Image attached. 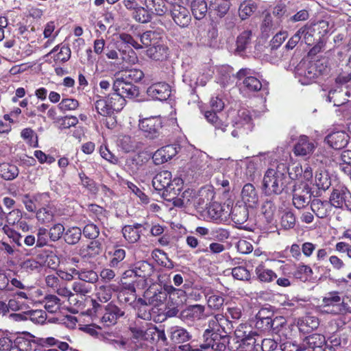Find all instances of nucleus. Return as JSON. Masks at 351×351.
Returning <instances> with one entry per match:
<instances>
[{"label":"nucleus","mask_w":351,"mask_h":351,"mask_svg":"<svg viewBox=\"0 0 351 351\" xmlns=\"http://www.w3.org/2000/svg\"><path fill=\"white\" fill-rule=\"evenodd\" d=\"M312 273L313 271L309 266L300 264L294 272V276L296 278H299L301 280L304 281L312 274Z\"/></svg>","instance_id":"774afa93"},{"label":"nucleus","mask_w":351,"mask_h":351,"mask_svg":"<svg viewBox=\"0 0 351 351\" xmlns=\"http://www.w3.org/2000/svg\"><path fill=\"white\" fill-rule=\"evenodd\" d=\"M101 250L99 241H93L88 245L82 246L79 250V254L83 258H91L99 254Z\"/></svg>","instance_id":"72a5a7b5"},{"label":"nucleus","mask_w":351,"mask_h":351,"mask_svg":"<svg viewBox=\"0 0 351 351\" xmlns=\"http://www.w3.org/2000/svg\"><path fill=\"white\" fill-rule=\"evenodd\" d=\"M171 92V86L165 82L154 83L147 90L149 97L159 101L167 100L170 97Z\"/></svg>","instance_id":"dca6fc26"},{"label":"nucleus","mask_w":351,"mask_h":351,"mask_svg":"<svg viewBox=\"0 0 351 351\" xmlns=\"http://www.w3.org/2000/svg\"><path fill=\"white\" fill-rule=\"evenodd\" d=\"M246 175L252 178L256 170L262 166L261 156H254L245 161Z\"/></svg>","instance_id":"603ef678"},{"label":"nucleus","mask_w":351,"mask_h":351,"mask_svg":"<svg viewBox=\"0 0 351 351\" xmlns=\"http://www.w3.org/2000/svg\"><path fill=\"white\" fill-rule=\"evenodd\" d=\"M57 123L60 130L69 129L78 123V119L75 116H65L58 119Z\"/></svg>","instance_id":"e2e57ef3"},{"label":"nucleus","mask_w":351,"mask_h":351,"mask_svg":"<svg viewBox=\"0 0 351 351\" xmlns=\"http://www.w3.org/2000/svg\"><path fill=\"white\" fill-rule=\"evenodd\" d=\"M332 205L330 202L314 199L311 204V210L315 215L321 219L328 217L331 210Z\"/></svg>","instance_id":"cd10ccee"},{"label":"nucleus","mask_w":351,"mask_h":351,"mask_svg":"<svg viewBox=\"0 0 351 351\" xmlns=\"http://www.w3.org/2000/svg\"><path fill=\"white\" fill-rule=\"evenodd\" d=\"M304 37L306 43L310 44L309 38L311 35L308 33V29L306 26H304L299 29L298 32L289 40L286 45V47L289 49H293L298 43L301 40L302 37Z\"/></svg>","instance_id":"f704fd0d"},{"label":"nucleus","mask_w":351,"mask_h":351,"mask_svg":"<svg viewBox=\"0 0 351 351\" xmlns=\"http://www.w3.org/2000/svg\"><path fill=\"white\" fill-rule=\"evenodd\" d=\"M18 167L10 163L0 164V176L5 180H12L19 175Z\"/></svg>","instance_id":"e433bc0d"},{"label":"nucleus","mask_w":351,"mask_h":351,"mask_svg":"<svg viewBox=\"0 0 351 351\" xmlns=\"http://www.w3.org/2000/svg\"><path fill=\"white\" fill-rule=\"evenodd\" d=\"M234 126L243 132L251 131L253 128L252 123V116L247 109H241L238 111L237 117L234 121Z\"/></svg>","instance_id":"393cba45"},{"label":"nucleus","mask_w":351,"mask_h":351,"mask_svg":"<svg viewBox=\"0 0 351 351\" xmlns=\"http://www.w3.org/2000/svg\"><path fill=\"white\" fill-rule=\"evenodd\" d=\"M182 184L180 178L172 180L171 173L167 170L161 171L158 173L152 180L154 188L158 191H162V196L166 200L167 197L173 193L176 186Z\"/></svg>","instance_id":"20e7f679"},{"label":"nucleus","mask_w":351,"mask_h":351,"mask_svg":"<svg viewBox=\"0 0 351 351\" xmlns=\"http://www.w3.org/2000/svg\"><path fill=\"white\" fill-rule=\"evenodd\" d=\"M21 138L29 145L36 147L38 146V136L33 130L29 128L23 129L21 132Z\"/></svg>","instance_id":"4d7b16f0"},{"label":"nucleus","mask_w":351,"mask_h":351,"mask_svg":"<svg viewBox=\"0 0 351 351\" xmlns=\"http://www.w3.org/2000/svg\"><path fill=\"white\" fill-rule=\"evenodd\" d=\"M247 207L245 206H236L231 212V217L233 221L238 225L243 224L248 219Z\"/></svg>","instance_id":"a19ab883"},{"label":"nucleus","mask_w":351,"mask_h":351,"mask_svg":"<svg viewBox=\"0 0 351 351\" xmlns=\"http://www.w3.org/2000/svg\"><path fill=\"white\" fill-rule=\"evenodd\" d=\"M341 298L337 291L329 292L323 298V307L327 313L339 315Z\"/></svg>","instance_id":"2eb2a0df"},{"label":"nucleus","mask_w":351,"mask_h":351,"mask_svg":"<svg viewBox=\"0 0 351 351\" xmlns=\"http://www.w3.org/2000/svg\"><path fill=\"white\" fill-rule=\"evenodd\" d=\"M256 4L252 0L243 1L239 8V15L242 20L250 16L256 10Z\"/></svg>","instance_id":"a18cd8bd"},{"label":"nucleus","mask_w":351,"mask_h":351,"mask_svg":"<svg viewBox=\"0 0 351 351\" xmlns=\"http://www.w3.org/2000/svg\"><path fill=\"white\" fill-rule=\"evenodd\" d=\"M27 315L28 317V319H30L34 323L40 324L45 323L47 318L46 313L43 310L27 311Z\"/></svg>","instance_id":"0e129e2a"},{"label":"nucleus","mask_w":351,"mask_h":351,"mask_svg":"<svg viewBox=\"0 0 351 351\" xmlns=\"http://www.w3.org/2000/svg\"><path fill=\"white\" fill-rule=\"evenodd\" d=\"M138 126L146 138L154 139L160 135L162 121L160 117H150L140 119Z\"/></svg>","instance_id":"423d86ee"},{"label":"nucleus","mask_w":351,"mask_h":351,"mask_svg":"<svg viewBox=\"0 0 351 351\" xmlns=\"http://www.w3.org/2000/svg\"><path fill=\"white\" fill-rule=\"evenodd\" d=\"M234 335L237 341H241L239 346H245L249 350H252L258 341V335L252 331L251 326L246 324H240L235 330Z\"/></svg>","instance_id":"39448f33"},{"label":"nucleus","mask_w":351,"mask_h":351,"mask_svg":"<svg viewBox=\"0 0 351 351\" xmlns=\"http://www.w3.org/2000/svg\"><path fill=\"white\" fill-rule=\"evenodd\" d=\"M35 213L36 219L40 224H46L53 220V213L48 205L38 208Z\"/></svg>","instance_id":"49530a36"},{"label":"nucleus","mask_w":351,"mask_h":351,"mask_svg":"<svg viewBox=\"0 0 351 351\" xmlns=\"http://www.w3.org/2000/svg\"><path fill=\"white\" fill-rule=\"evenodd\" d=\"M132 332H135L139 339L145 343V341L155 340L157 335V328L154 324L146 323L145 326H143L139 328H135Z\"/></svg>","instance_id":"bb28decb"},{"label":"nucleus","mask_w":351,"mask_h":351,"mask_svg":"<svg viewBox=\"0 0 351 351\" xmlns=\"http://www.w3.org/2000/svg\"><path fill=\"white\" fill-rule=\"evenodd\" d=\"M106 99L108 100L110 106H112V110L119 111L125 105V99L121 97L117 92L110 94Z\"/></svg>","instance_id":"864d4df0"},{"label":"nucleus","mask_w":351,"mask_h":351,"mask_svg":"<svg viewBox=\"0 0 351 351\" xmlns=\"http://www.w3.org/2000/svg\"><path fill=\"white\" fill-rule=\"evenodd\" d=\"M56 52H57V53L54 55V61L57 63L65 62L68 61L71 57V49L66 45L61 47L59 45L56 46L49 54H53Z\"/></svg>","instance_id":"58836bf2"},{"label":"nucleus","mask_w":351,"mask_h":351,"mask_svg":"<svg viewBox=\"0 0 351 351\" xmlns=\"http://www.w3.org/2000/svg\"><path fill=\"white\" fill-rule=\"evenodd\" d=\"M2 231L18 247H21L22 245V236L20 233H19L18 232H16L15 230L10 228L8 225H5L3 226Z\"/></svg>","instance_id":"13d9d810"},{"label":"nucleus","mask_w":351,"mask_h":351,"mask_svg":"<svg viewBox=\"0 0 351 351\" xmlns=\"http://www.w3.org/2000/svg\"><path fill=\"white\" fill-rule=\"evenodd\" d=\"M295 224V217L291 211L285 212L280 219V225L285 230L293 228Z\"/></svg>","instance_id":"bf43d9fd"},{"label":"nucleus","mask_w":351,"mask_h":351,"mask_svg":"<svg viewBox=\"0 0 351 351\" xmlns=\"http://www.w3.org/2000/svg\"><path fill=\"white\" fill-rule=\"evenodd\" d=\"M312 189L304 182L300 181L293 189V204L298 209L304 208L311 200Z\"/></svg>","instance_id":"1a4fd4ad"},{"label":"nucleus","mask_w":351,"mask_h":351,"mask_svg":"<svg viewBox=\"0 0 351 351\" xmlns=\"http://www.w3.org/2000/svg\"><path fill=\"white\" fill-rule=\"evenodd\" d=\"M145 5L148 10L160 16L163 15L167 10L163 0H145Z\"/></svg>","instance_id":"3c124183"},{"label":"nucleus","mask_w":351,"mask_h":351,"mask_svg":"<svg viewBox=\"0 0 351 351\" xmlns=\"http://www.w3.org/2000/svg\"><path fill=\"white\" fill-rule=\"evenodd\" d=\"M156 44V43H154V45L147 49V55L155 60H162L165 59L168 56L167 47L161 45Z\"/></svg>","instance_id":"37998d69"},{"label":"nucleus","mask_w":351,"mask_h":351,"mask_svg":"<svg viewBox=\"0 0 351 351\" xmlns=\"http://www.w3.org/2000/svg\"><path fill=\"white\" fill-rule=\"evenodd\" d=\"M73 272H75V276L84 282L94 284L97 282L99 277L96 271L93 269H76L73 270Z\"/></svg>","instance_id":"ea45409f"},{"label":"nucleus","mask_w":351,"mask_h":351,"mask_svg":"<svg viewBox=\"0 0 351 351\" xmlns=\"http://www.w3.org/2000/svg\"><path fill=\"white\" fill-rule=\"evenodd\" d=\"M130 339H113L110 343L117 349H122L127 351H145L148 350V346L139 339L135 332Z\"/></svg>","instance_id":"9b49d317"},{"label":"nucleus","mask_w":351,"mask_h":351,"mask_svg":"<svg viewBox=\"0 0 351 351\" xmlns=\"http://www.w3.org/2000/svg\"><path fill=\"white\" fill-rule=\"evenodd\" d=\"M252 33L250 31L243 32L237 38V50L242 51L245 49L247 45L250 44Z\"/></svg>","instance_id":"69168bd1"},{"label":"nucleus","mask_w":351,"mask_h":351,"mask_svg":"<svg viewBox=\"0 0 351 351\" xmlns=\"http://www.w3.org/2000/svg\"><path fill=\"white\" fill-rule=\"evenodd\" d=\"M326 343V338L321 334H313L306 337L302 347L297 348L295 351H311L316 348H322Z\"/></svg>","instance_id":"b1692460"},{"label":"nucleus","mask_w":351,"mask_h":351,"mask_svg":"<svg viewBox=\"0 0 351 351\" xmlns=\"http://www.w3.org/2000/svg\"><path fill=\"white\" fill-rule=\"evenodd\" d=\"M330 202L335 208H346L351 211V193L345 187L335 189L330 195Z\"/></svg>","instance_id":"f8f14e48"},{"label":"nucleus","mask_w":351,"mask_h":351,"mask_svg":"<svg viewBox=\"0 0 351 351\" xmlns=\"http://www.w3.org/2000/svg\"><path fill=\"white\" fill-rule=\"evenodd\" d=\"M113 90L121 97L132 98L138 95V89L131 82L126 81L123 77L117 78L113 84Z\"/></svg>","instance_id":"ddd939ff"},{"label":"nucleus","mask_w":351,"mask_h":351,"mask_svg":"<svg viewBox=\"0 0 351 351\" xmlns=\"http://www.w3.org/2000/svg\"><path fill=\"white\" fill-rule=\"evenodd\" d=\"M241 201L248 208H256L258 204V195L255 187L252 184L243 186L241 193Z\"/></svg>","instance_id":"aec40b11"},{"label":"nucleus","mask_w":351,"mask_h":351,"mask_svg":"<svg viewBox=\"0 0 351 351\" xmlns=\"http://www.w3.org/2000/svg\"><path fill=\"white\" fill-rule=\"evenodd\" d=\"M287 167L279 164L276 168H269L263 176V191L266 195L280 194L285 186Z\"/></svg>","instance_id":"f03ea898"},{"label":"nucleus","mask_w":351,"mask_h":351,"mask_svg":"<svg viewBox=\"0 0 351 351\" xmlns=\"http://www.w3.org/2000/svg\"><path fill=\"white\" fill-rule=\"evenodd\" d=\"M122 315L123 313L117 306L108 304L105 308V313L101 317V321L106 325L110 326L115 324L117 318Z\"/></svg>","instance_id":"2f4dec72"},{"label":"nucleus","mask_w":351,"mask_h":351,"mask_svg":"<svg viewBox=\"0 0 351 351\" xmlns=\"http://www.w3.org/2000/svg\"><path fill=\"white\" fill-rule=\"evenodd\" d=\"M78 106V101L71 98L64 99L58 104V108L62 112L74 110Z\"/></svg>","instance_id":"338daca9"},{"label":"nucleus","mask_w":351,"mask_h":351,"mask_svg":"<svg viewBox=\"0 0 351 351\" xmlns=\"http://www.w3.org/2000/svg\"><path fill=\"white\" fill-rule=\"evenodd\" d=\"M204 306L200 304L189 306L182 311V317L190 321L199 320L204 317Z\"/></svg>","instance_id":"7c9ffc66"},{"label":"nucleus","mask_w":351,"mask_h":351,"mask_svg":"<svg viewBox=\"0 0 351 351\" xmlns=\"http://www.w3.org/2000/svg\"><path fill=\"white\" fill-rule=\"evenodd\" d=\"M295 77L302 85L312 84L318 75L315 64L311 62H300L295 68Z\"/></svg>","instance_id":"6e6552de"},{"label":"nucleus","mask_w":351,"mask_h":351,"mask_svg":"<svg viewBox=\"0 0 351 351\" xmlns=\"http://www.w3.org/2000/svg\"><path fill=\"white\" fill-rule=\"evenodd\" d=\"M95 108L97 112L104 117H110L114 112L112 106H110L106 98L97 100L95 103Z\"/></svg>","instance_id":"5fc2aeb1"},{"label":"nucleus","mask_w":351,"mask_h":351,"mask_svg":"<svg viewBox=\"0 0 351 351\" xmlns=\"http://www.w3.org/2000/svg\"><path fill=\"white\" fill-rule=\"evenodd\" d=\"M264 313L265 310H261L256 316L255 326L257 328L261 330L265 331L271 329H276L278 328V325H276V322L278 321H283V317H276L272 319L269 316L264 317Z\"/></svg>","instance_id":"5701e85b"},{"label":"nucleus","mask_w":351,"mask_h":351,"mask_svg":"<svg viewBox=\"0 0 351 351\" xmlns=\"http://www.w3.org/2000/svg\"><path fill=\"white\" fill-rule=\"evenodd\" d=\"M154 271L152 265L147 261H139L135 263L134 269L130 272L134 274L136 276H138L146 279L152 275Z\"/></svg>","instance_id":"473e14b6"},{"label":"nucleus","mask_w":351,"mask_h":351,"mask_svg":"<svg viewBox=\"0 0 351 351\" xmlns=\"http://www.w3.org/2000/svg\"><path fill=\"white\" fill-rule=\"evenodd\" d=\"M21 201L28 212L35 213L38 207L49 205L50 197L48 193L25 194L22 196Z\"/></svg>","instance_id":"9d476101"},{"label":"nucleus","mask_w":351,"mask_h":351,"mask_svg":"<svg viewBox=\"0 0 351 351\" xmlns=\"http://www.w3.org/2000/svg\"><path fill=\"white\" fill-rule=\"evenodd\" d=\"M145 299L147 300L149 304L157 306L162 304L167 298L166 291H158L153 293L151 291L145 293Z\"/></svg>","instance_id":"09e8293b"},{"label":"nucleus","mask_w":351,"mask_h":351,"mask_svg":"<svg viewBox=\"0 0 351 351\" xmlns=\"http://www.w3.org/2000/svg\"><path fill=\"white\" fill-rule=\"evenodd\" d=\"M132 16L136 21L142 23H148L151 20V15L147 10L143 7L138 6L134 10Z\"/></svg>","instance_id":"052dcab7"},{"label":"nucleus","mask_w":351,"mask_h":351,"mask_svg":"<svg viewBox=\"0 0 351 351\" xmlns=\"http://www.w3.org/2000/svg\"><path fill=\"white\" fill-rule=\"evenodd\" d=\"M177 148L172 145L162 147L156 150L152 155V159L156 165H161L171 159L177 154Z\"/></svg>","instance_id":"4be33fe9"},{"label":"nucleus","mask_w":351,"mask_h":351,"mask_svg":"<svg viewBox=\"0 0 351 351\" xmlns=\"http://www.w3.org/2000/svg\"><path fill=\"white\" fill-rule=\"evenodd\" d=\"M213 162L214 160L206 153H200L197 156L193 157L191 159L193 171L197 173L212 169Z\"/></svg>","instance_id":"a878e982"},{"label":"nucleus","mask_w":351,"mask_h":351,"mask_svg":"<svg viewBox=\"0 0 351 351\" xmlns=\"http://www.w3.org/2000/svg\"><path fill=\"white\" fill-rule=\"evenodd\" d=\"M141 224H136L134 226H125L122 230L124 238L130 243H135L140 239V230L141 228Z\"/></svg>","instance_id":"4c0bfd02"},{"label":"nucleus","mask_w":351,"mask_h":351,"mask_svg":"<svg viewBox=\"0 0 351 351\" xmlns=\"http://www.w3.org/2000/svg\"><path fill=\"white\" fill-rule=\"evenodd\" d=\"M81 236V229L78 227H72L66 231L64 240L68 244L74 245L80 241Z\"/></svg>","instance_id":"6e6d98bb"},{"label":"nucleus","mask_w":351,"mask_h":351,"mask_svg":"<svg viewBox=\"0 0 351 351\" xmlns=\"http://www.w3.org/2000/svg\"><path fill=\"white\" fill-rule=\"evenodd\" d=\"M289 174L291 179L300 180L310 186L312 190L315 188L326 191L331 185L330 176L326 170L319 169L313 176V169L308 165L304 167L298 165L291 169Z\"/></svg>","instance_id":"f257e3e1"},{"label":"nucleus","mask_w":351,"mask_h":351,"mask_svg":"<svg viewBox=\"0 0 351 351\" xmlns=\"http://www.w3.org/2000/svg\"><path fill=\"white\" fill-rule=\"evenodd\" d=\"M171 12L173 21L179 26L184 27L190 23L191 17L189 11L180 3L172 5Z\"/></svg>","instance_id":"a211bd4d"},{"label":"nucleus","mask_w":351,"mask_h":351,"mask_svg":"<svg viewBox=\"0 0 351 351\" xmlns=\"http://www.w3.org/2000/svg\"><path fill=\"white\" fill-rule=\"evenodd\" d=\"M339 169L343 173L351 172V150L342 152L337 160Z\"/></svg>","instance_id":"8fccbe9b"},{"label":"nucleus","mask_w":351,"mask_h":351,"mask_svg":"<svg viewBox=\"0 0 351 351\" xmlns=\"http://www.w3.org/2000/svg\"><path fill=\"white\" fill-rule=\"evenodd\" d=\"M34 337L30 334H26L23 336H19L14 339L15 351H31L33 350V346L37 343Z\"/></svg>","instance_id":"c756f323"},{"label":"nucleus","mask_w":351,"mask_h":351,"mask_svg":"<svg viewBox=\"0 0 351 351\" xmlns=\"http://www.w3.org/2000/svg\"><path fill=\"white\" fill-rule=\"evenodd\" d=\"M207 217L215 223H221L227 220L230 215L229 209L218 202H213L209 204L206 209Z\"/></svg>","instance_id":"4468645a"},{"label":"nucleus","mask_w":351,"mask_h":351,"mask_svg":"<svg viewBox=\"0 0 351 351\" xmlns=\"http://www.w3.org/2000/svg\"><path fill=\"white\" fill-rule=\"evenodd\" d=\"M252 71L250 69H241L237 73V77L239 80L243 79V86L250 91H258L261 90L262 84L260 80L252 76Z\"/></svg>","instance_id":"f3484780"},{"label":"nucleus","mask_w":351,"mask_h":351,"mask_svg":"<svg viewBox=\"0 0 351 351\" xmlns=\"http://www.w3.org/2000/svg\"><path fill=\"white\" fill-rule=\"evenodd\" d=\"M219 77L217 82L222 86H226L233 82L234 75L232 68L229 66H223L219 69Z\"/></svg>","instance_id":"79ce46f5"},{"label":"nucleus","mask_w":351,"mask_h":351,"mask_svg":"<svg viewBox=\"0 0 351 351\" xmlns=\"http://www.w3.org/2000/svg\"><path fill=\"white\" fill-rule=\"evenodd\" d=\"M211 110L204 112V117L213 125L216 130L224 132L228 126V115L222 112L224 108L223 101L218 97H212L210 101Z\"/></svg>","instance_id":"7ed1b4c3"},{"label":"nucleus","mask_w":351,"mask_h":351,"mask_svg":"<svg viewBox=\"0 0 351 351\" xmlns=\"http://www.w3.org/2000/svg\"><path fill=\"white\" fill-rule=\"evenodd\" d=\"M316 145L311 141L307 136L302 135L299 137L293 148V153L297 156H306L311 155Z\"/></svg>","instance_id":"6ab92c4d"},{"label":"nucleus","mask_w":351,"mask_h":351,"mask_svg":"<svg viewBox=\"0 0 351 351\" xmlns=\"http://www.w3.org/2000/svg\"><path fill=\"white\" fill-rule=\"evenodd\" d=\"M297 324L299 330L306 333L316 329L319 326V322L317 317L306 315L299 318Z\"/></svg>","instance_id":"c85d7f7f"},{"label":"nucleus","mask_w":351,"mask_h":351,"mask_svg":"<svg viewBox=\"0 0 351 351\" xmlns=\"http://www.w3.org/2000/svg\"><path fill=\"white\" fill-rule=\"evenodd\" d=\"M191 11L196 19H203L208 11L206 1L204 0H193L191 3Z\"/></svg>","instance_id":"c03bdc74"},{"label":"nucleus","mask_w":351,"mask_h":351,"mask_svg":"<svg viewBox=\"0 0 351 351\" xmlns=\"http://www.w3.org/2000/svg\"><path fill=\"white\" fill-rule=\"evenodd\" d=\"M196 197L195 191L191 189H186L181 191V184L176 186L173 193L167 197V201L172 202L176 207L187 206L191 205Z\"/></svg>","instance_id":"0eeeda50"},{"label":"nucleus","mask_w":351,"mask_h":351,"mask_svg":"<svg viewBox=\"0 0 351 351\" xmlns=\"http://www.w3.org/2000/svg\"><path fill=\"white\" fill-rule=\"evenodd\" d=\"M169 337L171 341L176 343H180L186 341L189 339V332L180 326H172L168 330Z\"/></svg>","instance_id":"c9c22d12"},{"label":"nucleus","mask_w":351,"mask_h":351,"mask_svg":"<svg viewBox=\"0 0 351 351\" xmlns=\"http://www.w3.org/2000/svg\"><path fill=\"white\" fill-rule=\"evenodd\" d=\"M255 271L257 278L261 282H269L277 277L274 271L266 268L263 265H258L256 268Z\"/></svg>","instance_id":"de8ad7c7"},{"label":"nucleus","mask_w":351,"mask_h":351,"mask_svg":"<svg viewBox=\"0 0 351 351\" xmlns=\"http://www.w3.org/2000/svg\"><path fill=\"white\" fill-rule=\"evenodd\" d=\"M325 141L334 149H341L348 143L349 136L343 131H335L326 136Z\"/></svg>","instance_id":"412c9836"},{"label":"nucleus","mask_w":351,"mask_h":351,"mask_svg":"<svg viewBox=\"0 0 351 351\" xmlns=\"http://www.w3.org/2000/svg\"><path fill=\"white\" fill-rule=\"evenodd\" d=\"M125 257V251L123 249L117 248L112 254V258L109 261V266L111 268L118 267L121 262Z\"/></svg>","instance_id":"680f3d73"}]
</instances>
